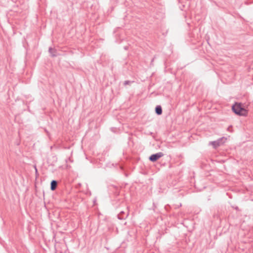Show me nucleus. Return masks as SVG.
Wrapping results in <instances>:
<instances>
[{"mask_svg": "<svg viewBox=\"0 0 253 253\" xmlns=\"http://www.w3.org/2000/svg\"><path fill=\"white\" fill-rule=\"evenodd\" d=\"M133 81L131 82V81H125V82L124 83V84L125 85H128V84H130L131 83H133Z\"/></svg>", "mask_w": 253, "mask_h": 253, "instance_id": "nucleus-8", "label": "nucleus"}, {"mask_svg": "<svg viewBox=\"0 0 253 253\" xmlns=\"http://www.w3.org/2000/svg\"><path fill=\"white\" fill-rule=\"evenodd\" d=\"M226 140V138H225L224 137H222L221 138L218 139L216 141L210 142V144L212 145L214 148L216 149L218 147L220 146V145L224 143Z\"/></svg>", "mask_w": 253, "mask_h": 253, "instance_id": "nucleus-2", "label": "nucleus"}, {"mask_svg": "<svg viewBox=\"0 0 253 253\" xmlns=\"http://www.w3.org/2000/svg\"><path fill=\"white\" fill-rule=\"evenodd\" d=\"M48 51L52 57H56L57 56V51L56 49L50 47Z\"/></svg>", "mask_w": 253, "mask_h": 253, "instance_id": "nucleus-5", "label": "nucleus"}, {"mask_svg": "<svg viewBox=\"0 0 253 253\" xmlns=\"http://www.w3.org/2000/svg\"><path fill=\"white\" fill-rule=\"evenodd\" d=\"M155 112L158 115H160L162 114V108L160 105H157L156 107Z\"/></svg>", "mask_w": 253, "mask_h": 253, "instance_id": "nucleus-7", "label": "nucleus"}, {"mask_svg": "<svg viewBox=\"0 0 253 253\" xmlns=\"http://www.w3.org/2000/svg\"><path fill=\"white\" fill-rule=\"evenodd\" d=\"M115 129H116V127H111V130L113 132H115Z\"/></svg>", "mask_w": 253, "mask_h": 253, "instance_id": "nucleus-10", "label": "nucleus"}, {"mask_svg": "<svg viewBox=\"0 0 253 253\" xmlns=\"http://www.w3.org/2000/svg\"><path fill=\"white\" fill-rule=\"evenodd\" d=\"M232 110L236 114L245 116L248 114L247 110L242 106L241 103H236L232 106Z\"/></svg>", "mask_w": 253, "mask_h": 253, "instance_id": "nucleus-1", "label": "nucleus"}, {"mask_svg": "<svg viewBox=\"0 0 253 253\" xmlns=\"http://www.w3.org/2000/svg\"><path fill=\"white\" fill-rule=\"evenodd\" d=\"M128 215V212H125L124 211H121L118 215V218L119 219L122 220V219H125L127 218V217Z\"/></svg>", "mask_w": 253, "mask_h": 253, "instance_id": "nucleus-4", "label": "nucleus"}, {"mask_svg": "<svg viewBox=\"0 0 253 253\" xmlns=\"http://www.w3.org/2000/svg\"><path fill=\"white\" fill-rule=\"evenodd\" d=\"M227 130L230 131V132H232V127H227Z\"/></svg>", "mask_w": 253, "mask_h": 253, "instance_id": "nucleus-9", "label": "nucleus"}, {"mask_svg": "<svg viewBox=\"0 0 253 253\" xmlns=\"http://www.w3.org/2000/svg\"><path fill=\"white\" fill-rule=\"evenodd\" d=\"M164 154L162 152H159L154 154H152L149 157V160L154 162L157 161L159 158L163 157Z\"/></svg>", "mask_w": 253, "mask_h": 253, "instance_id": "nucleus-3", "label": "nucleus"}, {"mask_svg": "<svg viewBox=\"0 0 253 253\" xmlns=\"http://www.w3.org/2000/svg\"><path fill=\"white\" fill-rule=\"evenodd\" d=\"M235 209H236V210H238V207H236V208H235Z\"/></svg>", "mask_w": 253, "mask_h": 253, "instance_id": "nucleus-11", "label": "nucleus"}, {"mask_svg": "<svg viewBox=\"0 0 253 253\" xmlns=\"http://www.w3.org/2000/svg\"><path fill=\"white\" fill-rule=\"evenodd\" d=\"M57 186V182L56 180H53L50 183V189L54 191L56 189Z\"/></svg>", "mask_w": 253, "mask_h": 253, "instance_id": "nucleus-6", "label": "nucleus"}]
</instances>
